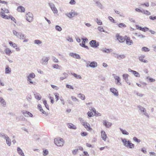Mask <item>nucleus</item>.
Wrapping results in <instances>:
<instances>
[{
    "label": "nucleus",
    "mask_w": 156,
    "mask_h": 156,
    "mask_svg": "<svg viewBox=\"0 0 156 156\" xmlns=\"http://www.w3.org/2000/svg\"><path fill=\"white\" fill-rule=\"evenodd\" d=\"M35 77V75L33 73L29 74V75L27 76V81L29 82V84H33L35 85L36 83L32 81L31 79L34 78Z\"/></svg>",
    "instance_id": "f257e3e1"
},
{
    "label": "nucleus",
    "mask_w": 156,
    "mask_h": 156,
    "mask_svg": "<svg viewBox=\"0 0 156 156\" xmlns=\"http://www.w3.org/2000/svg\"><path fill=\"white\" fill-rule=\"evenodd\" d=\"M64 142V140L60 137L54 139V143L58 146H62Z\"/></svg>",
    "instance_id": "f03ea898"
},
{
    "label": "nucleus",
    "mask_w": 156,
    "mask_h": 156,
    "mask_svg": "<svg viewBox=\"0 0 156 156\" xmlns=\"http://www.w3.org/2000/svg\"><path fill=\"white\" fill-rule=\"evenodd\" d=\"M137 107L142 114L144 115L148 118H149V115L147 112V110L145 108L141 105H138Z\"/></svg>",
    "instance_id": "7ed1b4c3"
},
{
    "label": "nucleus",
    "mask_w": 156,
    "mask_h": 156,
    "mask_svg": "<svg viewBox=\"0 0 156 156\" xmlns=\"http://www.w3.org/2000/svg\"><path fill=\"white\" fill-rule=\"evenodd\" d=\"M87 64V67H90L91 68H94L97 66V63L96 62H92L90 63V61L86 62Z\"/></svg>",
    "instance_id": "20e7f679"
},
{
    "label": "nucleus",
    "mask_w": 156,
    "mask_h": 156,
    "mask_svg": "<svg viewBox=\"0 0 156 156\" xmlns=\"http://www.w3.org/2000/svg\"><path fill=\"white\" fill-rule=\"evenodd\" d=\"M48 5L51 9L54 14H57L58 13V11L55 7V5L52 3H49Z\"/></svg>",
    "instance_id": "39448f33"
},
{
    "label": "nucleus",
    "mask_w": 156,
    "mask_h": 156,
    "mask_svg": "<svg viewBox=\"0 0 156 156\" xmlns=\"http://www.w3.org/2000/svg\"><path fill=\"white\" fill-rule=\"evenodd\" d=\"M112 76L115 79V83L119 85H121L122 84L120 83L121 79L120 78L119 76H116L115 74H113Z\"/></svg>",
    "instance_id": "423d86ee"
},
{
    "label": "nucleus",
    "mask_w": 156,
    "mask_h": 156,
    "mask_svg": "<svg viewBox=\"0 0 156 156\" xmlns=\"http://www.w3.org/2000/svg\"><path fill=\"white\" fill-rule=\"evenodd\" d=\"M27 20L29 22H31L33 20V15L32 13L29 12L26 15Z\"/></svg>",
    "instance_id": "0eeeda50"
},
{
    "label": "nucleus",
    "mask_w": 156,
    "mask_h": 156,
    "mask_svg": "<svg viewBox=\"0 0 156 156\" xmlns=\"http://www.w3.org/2000/svg\"><path fill=\"white\" fill-rule=\"evenodd\" d=\"M90 46L93 48H96L99 45V43H97L96 40H92L89 43Z\"/></svg>",
    "instance_id": "6e6552de"
},
{
    "label": "nucleus",
    "mask_w": 156,
    "mask_h": 156,
    "mask_svg": "<svg viewBox=\"0 0 156 156\" xmlns=\"http://www.w3.org/2000/svg\"><path fill=\"white\" fill-rule=\"evenodd\" d=\"M116 37L117 39L120 42H123L125 40L126 43H127V39H126V38L125 39L123 37L119 35V34H117L116 35Z\"/></svg>",
    "instance_id": "1a4fd4ad"
},
{
    "label": "nucleus",
    "mask_w": 156,
    "mask_h": 156,
    "mask_svg": "<svg viewBox=\"0 0 156 156\" xmlns=\"http://www.w3.org/2000/svg\"><path fill=\"white\" fill-rule=\"evenodd\" d=\"M22 114L26 117H32L33 116L32 114L30 112L26 111L23 110L21 111Z\"/></svg>",
    "instance_id": "9d476101"
},
{
    "label": "nucleus",
    "mask_w": 156,
    "mask_h": 156,
    "mask_svg": "<svg viewBox=\"0 0 156 156\" xmlns=\"http://www.w3.org/2000/svg\"><path fill=\"white\" fill-rule=\"evenodd\" d=\"M83 125L87 130L91 131L92 130V129L90 127V124L87 122H86Z\"/></svg>",
    "instance_id": "9b49d317"
},
{
    "label": "nucleus",
    "mask_w": 156,
    "mask_h": 156,
    "mask_svg": "<svg viewBox=\"0 0 156 156\" xmlns=\"http://www.w3.org/2000/svg\"><path fill=\"white\" fill-rule=\"evenodd\" d=\"M48 60L49 58L48 57H44L42 59L41 63L43 65H46L47 64Z\"/></svg>",
    "instance_id": "f8f14e48"
},
{
    "label": "nucleus",
    "mask_w": 156,
    "mask_h": 156,
    "mask_svg": "<svg viewBox=\"0 0 156 156\" xmlns=\"http://www.w3.org/2000/svg\"><path fill=\"white\" fill-rule=\"evenodd\" d=\"M101 138L105 141H106L107 138H108L107 134L104 130H102L101 132Z\"/></svg>",
    "instance_id": "ddd939ff"
},
{
    "label": "nucleus",
    "mask_w": 156,
    "mask_h": 156,
    "mask_svg": "<svg viewBox=\"0 0 156 156\" xmlns=\"http://www.w3.org/2000/svg\"><path fill=\"white\" fill-rule=\"evenodd\" d=\"M110 91L114 95L116 96H118V92L117 90L114 88H110Z\"/></svg>",
    "instance_id": "4468645a"
},
{
    "label": "nucleus",
    "mask_w": 156,
    "mask_h": 156,
    "mask_svg": "<svg viewBox=\"0 0 156 156\" xmlns=\"http://www.w3.org/2000/svg\"><path fill=\"white\" fill-rule=\"evenodd\" d=\"M103 124L107 128L110 127L112 125V123L109 122L106 120H103Z\"/></svg>",
    "instance_id": "2eb2a0df"
},
{
    "label": "nucleus",
    "mask_w": 156,
    "mask_h": 156,
    "mask_svg": "<svg viewBox=\"0 0 156 156\" xmlns=\"http://www.w3.org/2000/svg\"><path fill=\"white\" fill-rule=\"evenodd\" d=\"M69 55L71 57L78 59H80L81 58L80 55L76 53H69Z\"/></svg>",
    "instance_id": "dca6fc26"
},
{
    "label": "nucleus",
    "mask_w": 156,
    "mask_h": 156,
    "mask_svg": "<svg viewBox=\"0 0 156 156\" xmlns=\"http://www.w3.org/2000/svg\"><path fill=\"white\" fill-rule=\"evenodd\" d=\"M128 71L129 72H131L135 76L139 77L140 74L139 73L136 71L130 69H129Z\"/></svg>",
    "instance_id": "f3484780"
},
{
    "label": "nucleus",
    "mask_w": 156,
    "mask_h": 156,
    "mask_svg": "<svg viewBox=\"0 0 156 156\" xmlns=\"http://www.w3.org/2000/svg\"><path fill=\"white\" fill-rule=\"evenodd\" d=\"M17 10L18 12H25V8L22 6H19L17 7Z\"/></svg>",
    "instance_id": "a211bd4d"
},
{
    "label": "nucleus",
    "mask_w": 156,
    "mask_h": 156,
    "mask_svg": "<svg viewBox=\"0 0 156 156\" xmlns=\"http://www.w3.org/2000/svg\"><path fill=\"white\" fill-rule=\"evenodd\" d=\"M94 1L95 2L97 6L100 9H102L103 8L102 5L99 2V0H94Z\"/></svg>",
    "instance_id": "6ab92c4d"
},
{
    "label": "nucleus",
    "mask_w": 156,
    "mask_h": 156,
    "mask_svg": "<svg viewBox=\"0 0 156 156\" xmlns=\"http://www.w3.org/2000/svg\"><path fill=\"white\" fill-rule=\"evenodd\" d=\"M0 15H1V16L3 18L6 19H9V16L7 15H5L4 12L2 11V10L1 12H0Z\"/></svg>",
    "instance_id": "aec40b11"
},
{
    "label": "nucleus",
    "mask_w": 156,
    "mask_h": 156,
    "mask_svg": "<svg viewBox=\"0 0 156 156\" xmlns=\"http://www.w3.org/2000/svg\"><path fill=\"white\" fill-rule=\"evenodd\" d=\"M0 103L2 104V105L4 107H5L6 106V103L5 100L2 97L0 98Z\"/></svg>",
    "instance_id": "412c9836"
},
{
    "label": "nucleus",
    "mask_w": 156,
    "mask_h": 156,
    "mask_svg": "<svg viewBox=\"0 0 156 156\" xmlns=\"http://www.w3.org/2000/svg\"><path fill=\"white\" fill-rule=\"evenodd\" d=\"M18 153L21 156H25L22 150L19 147H18L17 148Z\"/></svg>",
    "instance_id": "4be33fe9"
},
{
    "label": "nucleus",
    "mask_w": 156,
    "mask_h": 156,
    "mask_svg": "<svg viewBox=\"0 0 156 156\" xmlns=\"http://www.w3.org/2000/svg\"><path fill=\"white\" fill-rule=\"evenodd\" d=\"M102 51L104 53H109L110 52H112V50L111 49H107L105 48H103L102 49Z\"/></svg>",
    "instance_id": "5701e85b"
},
{
    "label": "nucleus",
    "mask_w": 156,
    "mask_h": 156,
    "mask_svg": "<svg viewBox=\"0 0 156 156\" xmlns=\"http://www.w3.org/2000/svg\"><path fill=\"white\" fill-rule=\"evenodd\" d=\"M5 138H6L5 139L6 140V144L8 146H10L11 144V141L10 139L8 136L7 137H5Z\"/></svg>",
    "instance_id": "b1692460"
},
{
    "label": "nucleus",
    "mask_w": 156,
    "mask_h": 156,
    "mask_svg": "<svg viewBox=\"0 0 156 156\" xmlns=\"http://www.w3.org/2000/svg\"><path fill=\"white\" fill-rule=\"evenodd\" d=\"M68 127L71 129H76V126L74 125L73 124L71 123H69L68 124Z\"/></svg>",
    "instance_id": "393cba45"
},
{
    "label": "nucleus",
    "mask_w": 156,
    "mask_h": 156,
    "mask_svg": "<svg viewBox=\"0 0 156 156\" xmlns=\"http://www.w3.org/2000/svg\"><path fill=\"white\" fill-rule=\"evenodd\" d=\"M11 73V69L8 66H7L5 69V74H10Z\"/></svg>",
    "instance_id": "a878e982"
},
{
    "label": "nucleus",
    "mask_w": 156,
    "mask_h": 156,
    "mask_svg": "<svg viewBox=\"0 0 156 156\" xmlns=\"http://www.w3.org/2000/svg\"><path fill=\"white\" fill-rule=\"evenodd\" d=\"M38 108L40 111L42 113L45 115L46 114V112L42 109L41 105L39 104L38 105Z\"/></svg>",
    "instance_id": "bb28decb"
},
{
    "label": "nucleus",
    "mask_w": 156,
    "mask_h": 156,
    "mask_svg": "<svg viewBox=\"0 0 156 156\" xmlns=\"http://www.w3.org/2000/svg\"><path fill=\"white\" fill-rule=\"evenodd\" d=\"M134 145L131 143L129 141H127V147H129L130 148H133Z\"/></svg>",
    "instance_id": "cd10ccee"
},
{
    "label": "nucleus",
    "mask_w": 156,
    "mask_h": 156,
    "mask_svg": "<svg viewBox=\"0 0 156 156\" xmlns=\"http://www.w3.org/2000/svg\"><path fill=\"white\" fill-rule=\"evenodd\" d=\"M5 54L8 55H10V54L12 53L11 50L9 48H6L5 50Z\"/></svg>",
    "instance_id": "c85d7f7f"
},
{
    "label": "nucleus",
    "mask_w": 156,
    "mask_h": 156,
    "mask_svg": "<svg viewBox=\"0 0 156 156\" xmlns=\"http://www.w3.org/2000/svg\"><path fill=\"white\" fill-rule=\"evenodd\" d=\"M34 95L35 97V98L38 100H40L41 98V97L40 95L37 93H35L34 94Z\"/></svg>",
    "instance_id": "c756f323"
},
{
    "label": "nucleus",
    "mask_w": 156,
    "mask_h": 156,
    "mask_svg": "<svg viewBox=\"0 0 156 156\" xmlns=\"http://www.w3.org/2000/svg\"><path fill=\"white\" fill-rule=\"evenodd\" d=\"M71 74L74 77H76L77 79H82V77L80 75H77L74 73H71Z\"/></svg>",
    "instance_id": "7c9ffc66"
},
{
    "label": "nucleus",
    "mask_w": 156,
    "mask_h": 156,
    "mask_svg": "<svg viewBox=\"0 0 156 156\" xmlns=\"http://www.w3.org/2000/svg\"><path fill=\"white\" fill-rule=\"evenodd\" d=\"M133 44V42L132 40H131L129 37H127V45H131Z\"/></svg>",
    "instance_id": "2f4dec72"
},
{
    "label": "nucleus",
    "mask_w": 156,
    "mask_h": 156,
    "mask_svg": "<svg viewBox=\"0 0 156 156\" xmlns=\"http://www.w3.org/2000/svg\"><path fill=\"white\" fill-rule=\"evenodd\" d=\"M78 97L82 100H84L85 99V95L81 94H79Z\"/></svg>",
    "instance_id": "473e14b6"
},
{
    "label": "nucleus",
    "mask_w": 156,
    "mask_h": 156,
    "mask_svg": "<svg viewBox=\"0 0 156 156\" xmlns=\"http://www.w3.org/2000/svg\"><path fill=\"white\" fill-rule=\"evenodd\" d=\"M25 37H26L23 34H22L21 33H20L18 37V38H19L23 40L24 39Z\"/></svg>",
    "instance_id": "72a5a7b5"
},
{
    "label": "nucleus",
    "mask_w": 156,
    "mask_h": 156,
    "mask_svg": "<svg viewBox=\"0 0 156 156\" xmlns=\"http://www.w3.org/2000/svg\"><path fill=\"white\" fill-rule=\"evenodd\" d=\"M9 43L11 46L12 47L14 48H15L17 47V44L15 43H13L11 41H10L9 42Z\"/></svg>",
    "instance_id": "f704fd0d"
},
{
    "label": "nucleus",
    "mask_w": 156,
    "mask_h": 156,
    "mask_svg": "<svg viewBox=\"0 0 156 156\" xmlns=\"http://www.w3.org/2000/svg\"><path fill=\"white\" fill-rule=\"evenodd\" d=\"M73 12H70L66 14V15L70 18H71L73 17Z\"/></svg>",
    "instance_id": "c9c22d12"
},
{
    "label": "nucleus",
    "mask_w": 156,
    "mask_h": 156,
    "mask_svg": "<svg viewBox=\"0 0 156 156\" xmlns=\"http://www.w3.org/2000/svg\"><path fill=\"white\" fill-rule=\"evenodd\" d=\"M150 49L145 47H143L142 48V50L145 52L149 51H150Z\"/></svg>",
    "instance_id": "e433bc0d"
},
{
    "label": "nucleus",
    "mask_w": 156,
    "mask_h": 156,
    "mask_svg": "<svg viewBox=\"0 0 156 156\" xmlns=\"http://www.w3.org/2000/svg\"><path fill=\"white\" fill-rule=\"evenodd\" d=\"M34 43L36 44L39 45L42 43V42L39 40H36L34 41Z\"/></svg>",
    "instance_id": "4c0bfd02"
},
{
    "label": "nucleus",
    "mask_w": 156,
    "mask_h": 156,
    "mask_svg": "<svg viewBox=\"0 0 156 156\" xmlns=\"http://www.w3.org/2000/svg\"><path fill=\"white\" fill-rule=\"evenodd\" d=\"M55 29L59 31H61L62 30V28L59 26L56 25L55 27Z\"/></svg>",
    "instance_id": "58836bf2"
},
{
    "label": "nucleus",
    "mask_w": 156,
    "mask_h": 156,
    "mask_svg": "<svg viewBox=\"0 0 156 156\" xmlns=\"http://www.w3.org/2000/svg\"><path fill=\"white\" fill-rule=\"evenodd\" d=\"M43 155L44 156H46L48 154V151L47 149H45L43 151Z\"/></svg>",
    "instance_id": "ea45409f"
},
{
    "label": "nucleus",
    "mask_w": 156,
    "mask_h": 156,
    "mask_svg": "<svg viewBox=\"0 0 156 156\" xmlns=\"http://www.w3.org/2000/svg\"><path fill=\"white\" fill-rule=\"evenodd\" d=\"M147 79L149 81L151 82H154L155 81V80L154 79L150 77L149 76L147 77Z\"/></svg>",
    "instance_id": "a19ab883"
},
{
    "label": "nucleus",
    "mask_w": 156,
    "mask_h": 156,
    "mask_svg": "<svg viewBox=\"0 0 156 156\" xmlns=\"http://www.w3.org/2000/svg\"><path fill=\"white\" fill-rule=\"evenodd\" d=\"M12 32L13 34L18 37L20 33H18L15 30H13Z\"/></svg>",
    "instance_id": "79ce46f5"
},
{
    "label": "nucleus",
    "mask_w": 156,
    "mask_h": 156,
    "mask_svg": "<svg viewBox=\"0 0 156 156\" xmlns=\"http://www.w3.org/2000/svg\"><path fill=\"white\" fill-rule=\"evenodd\" d=\"M80 121L82 125H83V124H84L86 122L84 121V120L82 118H79L78 119Z\"/></svg>",
    "instance_id": "37998d69"
},
{
    "label": "nucleus",
    "mask_w": 156,
    "mask_h": 156,
    "mask_svg": "<svg viewBox=\"0 0 156 156\" xmlns=\"http://www.w3.org/2000/svg\"><path fill=\"white\" fill-rule=\"evenodd\" d=\"M118 26L119 27L121 28H122V27H126V25L123 23H120L118 24Z\"/></svg>",
    "instance_id": "c03bdc74"
},
{
    "label": "nucleus",
    "mask_w": 156,
    "mask_h": 156,
    "mask_svg": "<svg viewBox=\"0 0 156 156\" xmlns=\"http://www.w3.org/2000/svg\"><path fill=\"white\" fill-rule=\"evenodd\" d=\"M43 103L45 106V107L48 109H49V106L47 104V101L46 100H44L43 101Z\"/></svg>",
    "instance_id": "a18cd8bd"
},
{
    "label": "nucleus",
    "mask_w": 156,
    "mask_h": 156,
    "mask_svg": "<svg viewBox=\"0 0 156 156\" xmlns=\"http://www.w3.org/2000/svg\"><path fill=\"white\" fill-rule=\"evenodd\" d=\"M87 114L89 117H92L94 115L93 113L91 112H88Z\"/></svg>",
    "instance_id": "49530a36"
},
{
    "label": "nucleus",
    "mask_w": 156,
    "mask_h": 156,
    "mask_svg": "<svg viewBox=\"0 0 156 156\" xmlns=\"http://www.w3.org/2000/svg\"><path fill=\"white\" fill-rule=\"evenodd\" d=\"M96 22L98 25H102V22L101 20H99L98 18L96 19Z\"/></svg>",
    "instance_id": "de8ad7c7"
},
{
    "label": "nucleus",
    "mask_w": 156,
    "mask_h": 156,
    "mask_svg": "<svg viewBox=\"0 0 156 156\" xmlns=\"http://www.w3.org/2000/svg\"><path fill=\"white\" fill-rule=\"evenodd\" d=\"M139 59L140 61L141 62H144V63H147L148 62V61L147 60H146L143 59V58H141V57H139Z\"/></svg>",
    "instance_id": "09e8293b"
},
{
    "label": "nucleus",
    "mask_w": 156,
    "mask_h": 156,
    "mask_svg": "<svg viewBox=\"0 0 156 156\" xmlns=\"http://www.w3.org/2000/svg\"><path fill=\"white\" fill-rule=\"evenodd\" d=\"M133 140L137 143H139L141 141V140H140L138 139L136 137H134L133 138Z\"/></svg>",
    "instance_id": "8fccbe9b"
},
{
    "label": "nucleus",
    "mask_w": 156,
    "mask_h": 156,
    "mask_svg": "<svg viewBox=\"0 0 156 156\" xmlns=\"http://www.w3.org/2000/svg\"><path fill=\"white\" fill-rule=\"evenodd\" d=\"M71 98H72V100L74 101H77L78 102H79V100L76 98L75 97H74L73 96H72Z\"/></svg>",
    "instance_id": "3c124183"
},
{
    "label": "nucleus",
    "mask_w": 156,
    "mask_h": 156,
    "mask_svg": "<svg viewBox=\"0 0 156 156\" xmlns=\"http://www.w3.org/2000/svg\"><path fill=\"white\" fill-rule=\"evenodd\" d=\"M55 97L56 101H57L59 98V94L58 93H55Z\"/></svg>",
    "instance_id": "603ef678"
},
{
    "label": "nucleus",
    "mask_w": 156,
    "mask_h": 156,
    "mask_svg": "<svg viewBox=\"0 0 156 156\" xmlns=\"http://www.w3.org/2000/svg\"><path fill=\"white\" fill-rule=\"evenodd\" d=\"M98 30L101 32H105L103 28L101 27H99L98 28Z\"/></svg>",
    "instance_id": "864d4df0"
},
{
    "label": "nucleus",
    "mask_w": 156,
    "mask_h": 156,
    "mask_svg": "<svg viewBox=\"0 0 156 156\" xmlns=\"http://www.w3.org/2000/svg\"><path fill=\"white\" fill-rule=\"evenodd\" d=\"M8 136L7 135L3 133H0V137H3L4 136H5V139L6 138H5V137H7Z\"/></svg>",
    "instance_id": "5fc2aeb1"
},
{
    "label": "nucleus",
    "mask_w": 156,
    "mask_h": 156,
    "mask_svg": "<svg viewBox=\"0 0 156 156\" xmlns=\"http://www.w3.org/2000/svg\"><path fill=\"white\" fill-rule=\"evenodd\" d=\"M1 10L2 11H3L4 13H8L9 12V10L8 9H6L5 8H2L1 9Z\"/></svg>",
    "instance_id": "6e6d98bb"
},
{
    "label": "nucleus",
    "mask_w": 156,
    "mask_h": 156,
    "mask_svg": "<svg viewBox=\"0 0 156 156\" xmlns=\"http://www.w3.org/2000/svg\"><path fill=\"white\" fill-rule=\"evenodd\" d=\"M9 16V19H10L12 20L15 23H16V20L13 16Z\"/></svg>",
    "instance_id": "4d7b16f0"
},
{
    "label": "nucleus",
    "mask_w": 156,
    "mask_h": 156,
    "mask_svg": "<svg viewBox=\"0 0 156 156\" xmlns=\"http://www.w3.org/2000/svg\"><path fill=\"white\" fill-rule=\"evenodd\" d=\"M80 46H82V47L86 48L87 49H88V47L85 45L84 43H82V44H80Z\"/></svg>",
    "instance_id": "13d9d810"
},
{
    "label": "nucleus",
    "mask_w": 156,
    "mask_h": 156,
    "mask_svg": "<svg viewBox=\"0 0 156 156\" xmlns=\"http://www.w3.org/2000/svg\"><path fill=\"white\" fill-rule=\"evenodd\" d=\"M52 59L55 62L58 63V59L55 57H52Z\"/></svg>",
    "instance_id": "bf43d9fd"
},
{
    "label": "nucleus",
    "mask_w": 156,
    "mask_h": 156,
    "mask_svg": "<svg viewBox=\"0 0 156 156\" xmlns=\"http://www.w3.org/2000/svg\"><path fill=\"white\" fill-rule=\"evenodd\" d=\"M66 87L67 88H68L70 89H74V88L72 87V86H71L70 85H69L68 84H66Z\"/></svg>",
    "instance_id": "052dcab7"
},
{
    "label": "nucleus",
    "mask_w": 156,
    "mask_h": 156,
    "mask_svg": "<svg viewBox=\"0 0 156 156\" xmlns=\"http://www.w3.org/2000/svg\"><path fill=\"white\" fill-rule=\"evenodd\" d=\"M120 131L122 132V133L124 134H127V132L125 130H123L122 129L120 128Z\"/></svg>",
    "instance_id": "680f3d73"
},
{
    "label": "nucleus",
    "mask_w": 156,
    "mask_h": 156,
    "mask_svg": "<svg viewBox=\"0 0 156 156\" xmlns=\"http://www.w3.org/2000/svg\"><path fill=\"white\" fill-rule=\"evenodd\" d=\"M122 141L124 144V145L125 146H127V145H126L127 143H126V142H127V141L125 139H122Z\"/></svg>",
    "instance_id": "e2e57ef3"
},
{
    "label": "nucleus",
    "mask_w": 156,
    "mask_h": 156,
    "mask_svg": "<svg viewBox=\"0 0 156 156\" xmlns=\"http://www.w3.org/2000/svg\"><path fill=\"white\" fill-rule=\"evenodd\" d=\"M78 149H76L74 150H73V151H72L73 154L74 155H76V154L77 152H78Z\"/></svg>",
    "instance_id": "0e129e2a"
},
{
    "label": "nucleus",
    "mask_w": 156,
    "mask_h": 156,
    "mask_svg": "<svg viewBox=\"0 0 156 156\" xmlns=\"http://www.w3.org/2000/svg\"><path fill=\"white\" fill-rule=\"evenodd\" d=\"M59 67V65L57 64H54L53 65V67L54 68L58 69Z\"/></svg>",
    "instance_id": "69168bd1"
},
{
    "label": "nucleus",
    "mask_w": 156,
    "mask_h": 156,
    "mask_svg": "<svg viewBox=\"0 0 156 156\" xmlns=\"http://www.w3.org/2000/svg\"><path fill=\"white\" fill-rule=\"evenodd\" d=\"M66 40L70 42H73V40L72 37H69Z\"/></svg>",
    "instance_id": "338daca9"
},
{
    "label": "nucleus",
    "mask_w": 156,
    "mask_h": 156,
    "mask_svg": "<svg viewBox=\"0 0 156 156\" xmlns=\"http://www.w3.org/2000/svg\"><path fill=\"white\" fill-rule=\"evenodd\" d=\"M149 18L151 20H154L156 19V16H150L149 17Z\"/></svg>",
    "instance_id": "774afa93"
}]
</instances>
